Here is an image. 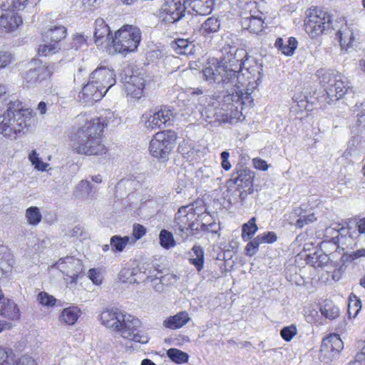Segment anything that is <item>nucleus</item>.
Wrapping results in <instances>:
<instances>
[{"label":"nucleus","mask_w":365,"mask_h":365,"mask_svg":"<svg viewBox=\"0 0 365 365\" xmlns=\"http://www.w3.org/2000/svg\"><path fill=\"white\" fill-rule=\"evenodd\" d=\"M237 191L238 192V196L240 201L242 205H244L247 202L248 195L253 193L254 188L250 190L249 187H237Z\"/></svg>","instance_id":"obj_55"},{"label":"nucleus","mask_w":365,"mask_h":365,"mask_svg":"<svg viewBox=\"0 0 365 365\" xmlns=\"http://www.w3.org/2000/svg\"><path fill=\"white\" fill-rule=\"evenodd\" d=\"M26 111L29 114L32 115V113L29 109H24L21 106V102H20L19 100H16L14 101H10L8 104V108L6 110L4 113H9V115H13L16 116V114H19V115L22 116V118H24V114Z\"/></svg>","instance_id":"obj_42"},{"label":"nucleus","mask_w":365,"mask_h":365,"mask_svg":"<svg viewBox=\"0 0 365 365\" xmlns=\"http://www.w3.org/2000/svg\"><path fill=\"white\" fill-rule=\"evenodd\" d=\"M225 50L224 56L220 61L223 66L226 67L227 75L231 77L237 78L240 77V88L245 84V77L241 74L242 66L244 65V58L247 56V53L244 49H237L235 48H230L228 51Z\"/></svg>","instance_id":"obj_10"},{"label":"nucleus","mask_w":365,"mask_h":365,"mask_svg":"<svg viewBox=\"0 0 365 365\" xmlns=\"http://www.w3.org/2000/svg\"><path fill=\"white\" fill-rule=\"evenodd\" d=\"M202 208L200 210L194 204L181 206L175 215L172 227L175 235L182 240H185L192 235L193 231L205 230V223L200 222V218L204 220L206 215L202 217Z\"/></svg>","instance_id":"obj_3"},{"label":"nucleus","mask_w":365,"mask_h":365,"mask_svg":"<svg viewBox=\"0 0 365 365\" xmlns=\"http://www.w3.org/2000/svg\"><path fill=\"white\" fill-rule=\"evenodd\" d=\"M0 365H36V361L27 355L22 356L16 361L11 349L0 346Z\"/></svg>","instance_id":"obj_17"},{"label":"nucleus","mask_w":365,"mask_h":365,"mask_svg":"<svg viewBox=\"0 0 365 365\" xmlns=\"http://www.w3.org/2000/svg\"><path fill=\"white\" fill-rule=\"evenodd\" d=\"M362 257H365V249L364 248L359 249L354 252H351L349 254V259L351 260H354Z\"/></svg>","instance_id":"obj_62"},{"label":"nucleus","mask_w":365,"mask_h":365,"mask_svg":"<svg viewBox=\"0 0 365 365\" xmlns=\"http://www.w3.org/2000/svg\"><path fill=\"white\" fill-rule=\"evenodd\" d=\"M347 365H365V340L360 352L355 356L354 360L350 361Z\"/></svg>","instance_id":"obj_52"},{"label":"nucleus","mask_w":365,"mask_h":365,"mask_svg":"<svg viewBox=\"0 0 365 365\" xmlns=\"http://www.w3.org/2000/svg\"><path fill=\"white\" fill-rule=\"evenodd\" d=\"M202 74L205 80L209 83L216 84L227 90L233 88V93L235 92L243 101L252 100L250 93H243L240 89V77L235 78L227 75L226 67L223 66L217 59L208 60L202 70Z\"/></svg>","instance_id":"obj_4"},{"label":"nucleus","mask_w":365,"mask_h":365,"mask_svg":"<svg viewBox=\"0 0 365 365\" xmlns=\"http://www.w3.org/2000/svg\"><path fill=\"white\" fill-rule=\"evenodd\" d=\"M29 159L31 164L34 165L35 168L38 170L45 171L48 164L43 162L38 157L36 150H32L29 154Z\"/></svg>","instance_id":"obj_47"},{"label":"nucleus","mask_w":365,"mask_h":365,"mask_svg":"<svg viewBox=\"0 0 365 365\" xmlns=\"http://www.w3.org/2000/svg\"><path fill=\"white\" fill-rule=\"evenodd\" d=\"M185 9L180 0L166 1L160 10V25L165 29L175 26L185 16Z\"/></svg>","instance_id":"obj_11"},{"label":"nucleus","mask_w":365,"mask_h":365,"mask_svg":"<svg viewBox=\"0 0 365 365\" xmlns=\"http://www.w3.org/2000/svg\"><path fill=\"white\" fill-rule=\"evenodd\" d=\"M88 277L96 285H99L102 283V276L100 272L96 269H91L88 272Z\"/></svg>","instance_id":"obj_56"},{"label":"nucleus","mask_w":365,"mask_h":365,"mask_svg":"<svg viewBox=\"0 0 365 365\" xmlns=\"http://www.w3.org/2000/svg\"><path fill=\"white\" fill-rule=\"evenodd\" d=\"M24 118L16 114L9 115V113H4L0 115V133L5 137L16 138L18 134L24 133L34 125L35 119L34 116L26 111Z\"/></svg>","instance_id":"obj_6"},{"label":"nucleus","mask_w":365,"mask_h":365,"mask_svg":"<svg viewBox=\"0 0 365 365\" xmlns=\"http://www.w3.org/2000/svg\"><path fill=\"white\" fill-rule=\"evenodd\" d=\"M92 189L91 183L88 180H81L76 186L73 195L77 197L89 195Z\"/></svg>","instance_id":"obj_46"},{"label":"nucleus","mask_w":365,"mask_h":365,"mask_svg":"<svg viewBox=\"0 0 365 365\" xmlns=\"http://www.w3.org/2000/svg\"><path fill=\"white\" fill-rule=\"evenodd\" d=\"M160 245L165 249H169L175 245L173 235L170 231L162 230L159 235Z\"/></svg>","instance_id":"obj_44"},{"label":"nucleus","mask_w":365,"mask_h":365,"mask_svg":"<svg viewBox=\"0 0 365 365\" xmlns=\"http://www.w3.org/2000/svg\"><path fill=\"white\" fill-rule=\"evenodd\" d=\"M253 166L259 170H267L269 168V165L267 162L261 158H256L252 160Z\"/></svg>","instance_id":"obj_59"},{"label":"nucleus","mask_w":365,"mask_h":365,"mask_svg":"<svg viewBox=\"0 0 365 365\" xmlns=\"http://www.w3.org/2000/svg\"><path fill=\"white\" fill-rule=\"evenodd\" d=\"M297 332L296 326L292 324L291 326L284 327L280 331V335L286 341H290L297 334Z\"/></svg>","instance_id":"obj_50"},{"label":"nucleus","mask_w":365,"mask_h":365,"mask_svg":"<svg viewBox=\"0 0 365 365\" xmlns=\"http://www.w3.org/2000/svg\"><path fill=\"white\" fill-rule=\"evenodd\" d=\"M168 356L175 363L180 364L188 361L189 355L175 348L169 349L167 351Z\"/></svg>","instance_id":"obj_40"},{"label":"nucleus","mask_w":365,"mask_h":365,"mask_svg":"<svg viewBox=\"0 0 365 365\" xmlns=\"http://www.w3.org/2000/svg\"><path fill=\"white\" fill-rule=\"evenodd\" d=\"M146 233V228L140 224H134L133 226V237L130 238V245L141 239Z\"/></svg>","instance_id":"obj_48"},{"label":"nucleus","mask_w":365,"mask_h":365,"mask_svg":"<svg viewBox=\"0 0 365 365\" xmlns=\"http://www.w3.org/2000/svg\"><path fill=\"white\" fill-rule=\"evenodd\" d=\"M176 138L175 132L170 130L157 133L150 142L149 150L151 155L162 162L167 161Z\"/></svg>","instance_id":"obj_8"},{"label":"nucleus","mask_w":365,"mask_h":365,"mask_svg":"<svg viewBox=\"0 0 365 365\" xmlns=\"http://www.w3.org/2000/svg\"><path fill=\"white\" fill-rule=\"evenodd\" d=\"M145 80L143 73L132 75L124 84L127 95L135 98H140L143 94Z\"/></svg>","instance_id":"obj_19"},{"label":"nucleus","mask_w":365,"mask_h":365,"mask_svg":"<svg viewBox=\"0 0 365 365\" xmlns=\"http://www.w3.org/2000/svg\"><path fill=\"white\" fill-rule=\"evenodd\" d=\"M344 347V343L339 336L336 334H330L322 340L321 354L327 359L336 358Z\"/></svg>","instance_id":"obj_16"},{"label":"nucleus","mask_w":365,"mask_h":365,"mask_svg":"<svg viewBox=\"0 0 365 365\" xmlns=\"http://www.w3.org/2000/svg\"><path fill=\"white\" fill-rule=\"evenodd\" d=\"M298 42L294 37H289L285 43L282 38H277L274 46L275 47L282 52V53L286 56L293 55L295 49L297 47Z\"/></svg>","instance_id":"obj_31"},{"label":"nucleus","mask_w":365,"mask_h":365,"mask_svg":"<svg viewBox=\"0 0 365 365\" xmlns=\"http://www.w3.org/2000/svg\"><path fill=\"white\" fill-rule=\"evenodd\" d=\"M255 175L249 169H242L237 172V176L234 178L235 184L237 187H249L250 190L253 187V179Z\"/></svg>","instance_id":"obj_28"},{"label":"nucleus","mask_w":365,"mask_h":365,"mask_svg":"<svg viewBox=\"0 0 365 365\" xmlns=\"http://www.w3.org/2000/svg\"><path fill=\"white\" fill-rule=\"evenodd\" d=\"M214 0H197L191 6L193 11L200 15L209 14L213 8Z\"/></svg>","instance_id":"obj_36"},{"label":"nucleus","mask_w":365,"mask_h":365,"mask_svg":"<svg viewBox=\"0 0 365 365\" xmlns=\"http://www.w3.org/2000/svg\"><path fill=\"white\" fill-rule=\"evenodd\" d=\"M263 23L264 22L261 18L254 16L245 17L242 20L243 28L253 34H258L262 31Z\"/></svg>","instance_id":"obj_32"},{"label":"nucleus","mask_w":365,"mask_h":365,"mask_svg":"<svg viewBox=\"0 0 365 365\" xmlns=\"http://www.w3.org/2000/svg\"><path fill=\"white\" fill-rule=\"evenodd\" d=\"M189 261L191 264L195 267L197 272H200L203 269L205 261L204 250L200 245L193 246Z\"/></svg>","instance_id":"obj_34"},{"label":"nucleus","mask_w":365,"mask_h":365,"mask_svg":"<svg viewBox=\"0 0 365 365\" xmlns=\"http://www.w3.org/2000/svg\"><path fill=\"white\" fill-rule=\"evenodd\" d=\"M145 278L146 279H150L151 281L159 279L160 282L163 284H168V283H170L172 280L175 281L176 279V276L172 274H168L159 278L156 274H146Z\"/></svg>","instance_id":"obj_53"},{"label":"nucleus","mask_w":365,"mask_h":365,"mask_svg":"<svg viewBox=\"0 0 365 365\" xmlns=\"http://www.w3.org/2000/svg\"><path fill=\"white\" fill-rule=\"evenodd\" d=\"M81 309L76 306H71L62 310L59 319L62 324L73 325L81 316Z\"/></svg>","instance_id":"obj_27"},{"label":"nucleus","mask_w":365,"mask_h":365,"mask_svg":"<svg viewBox=\"0 0 365 365\" xmlns=\"http://www.w3.org/2000/svg\"><path fill=\"white\" fill-rule=\"evenodd\" d=\"M86 38L85 37L79 34H76L73 37V47L75 48L76 50H77L78 48H80L83 44L86 43Z\"/></svg>","instance_id":"obj_60"},{"label":"nucleus","mask_w":365,"mask_h":365,"mask_svg":"<svg viewBox=\"0 0 365 365\" xmlns=\"http://www.w3.org/2000/svg\"><path fill=\"white\" fill-rule=\"evenodd\" d=\"M221 21L217 17L211 16L207 18L200 26L199 32L202 36H207L217 33L220 28Z\"/></svg>","instance_id":"obj_30"},{"label":"nucleus","mask_w":365,"mask_h":365,"mask_svg":"<svg viewBox=\"0 0 365 365\" xmlns=\"http://www.w3.org/2000/svg\"><path fill=\"white\" fill-rule=\"evenodd\" d=\"M356 28L353 24H345L342 25L336 33V38L339 40L342 50L348 51L351 48L355 41Z\"/></svg>","instance_id":"obj_21"},{"label":"nucleus","mask_w":365,"mask_h":365,"mask_svg":"<svg viewBox=\"0 0 365 365\" xmlns=\"http://www.w3.org/2000/svg\"><path fill=\"white\" fill-rule=\"evenodd\" d=\"M105 118H93L85 123L71 136V146L80 155H98L106 153V148L102 143L103 130L107 126Z\"/></svg>","instance_id":"obj_1"},{"label":"nucleus","mask_w":365,"mask_h":365,"mask_svg":"<svg viewBox=\"0 0 365 365\" xmlns=\"http://www.w3.org/2000/svg\"><path fill=\"white\" fill-rule=\"evenodd\" d=\"M329 258L327 255L320 252H316L309 258V263L314 267H323L329 262Z\"/></svg>","instance_id":"obj_41"},{"label":"nucleus","mask_w":365,"mask_h":365,"mask_svg":"<svg viewBox=\"0 0 365 365\" xmlns=\"http://www.w3.org/2000/svg\"><path fill=\"white\" fill-rule=\"evenodd\" d=\"M11 324L5 320H0V333L6 329H10Z\"/></svg>","instance_id":"obj_63"},{"label":"nucleus","mask_w":365,"mask_h":365,"mask_svg":"<svg viewBox=\"0 0 365 365\" xmlns=\"http://www.w3.org/2000/svg\"><path fill=\"white\" fill-rule=\"evenodd\" d=\"M358 230L361 233H365V217L358 222Z\"/></svg>","instance_id":"obj_64"},{"label":"nucleus","mask_w":365,"mask_h":365,"mask_svg":"<svg viewBox=\"0 0 365 365\" xmlns=\"http://www.w3.org/2000/svg\"><path fill=\"white\" fill-rule=\"evenodd\" d=\"M263 243H273L277 241V236L274 232H267L259 235Z\"/></svg>","instance_id":"obj_57"},{"label":"nucleus","mask_w":365,"mask_h":365,"mask_svg":"<svg viewBox=\"0 0 365 365\" xmlns=\"http://www.w3.org/2000/svg\"><path fill=\"white\" fill-rule=\"evenodd\" d=\"M40 0H0V8L4 10L10 9L23 10L27 6L36 5Z\"/></svg>","instance_id":"obj_29"},{"label":"nucleus","mask_w":365,"mask_h":365,"mask_svg":"<svg viewBox=\"0 0 365 365\" xmlns=\"http://www.w3.org/2000/svg\"><path fill=\"white\" fill-rule=\"evenodd\" d=\"M190 319L188 313L182 311L164 320L163 326L170 329H177L185 325Z\"/></svg>","instance_id":"obj_26"},{"label":"nucleus","mask_w":365,"mask_h":365,"mask_svg":"<svg viewBox=\"0 0 365 365\" xmlns=\"http://www.w3.org/2000/svg\"><path fill=\"white\" fill-rule=\"evenodd\" d=\"M25 217L27 222L33 226L38 225L42 220V215L38 207L32 206L26 210Z\"/></svg>","instance_id":"obj_38"},{"label":"nucleus","mask_w":365,"mask_h":365,"mask_svg":"<svg viewBox=\"0 0 365 365\" xmlns=\"http://www.w3.org/2000/svg\"><path fill=\"white\" fill-rule=\"evenodd\" d=\"M22 24V19L16 13L9 11L0 16V34H5L16 31Z\"/></svg>","instance_id":"obj_20"},{"label":"nucleus","mask_w":365,"mask_h":365,"mask_svg":"<svg viewBox=\"0 0 365 365\" xmlns=\"http://www.w3.org/2000/svg\"><path fill=\"white\" fill-rule=\"evenodd\" d=\"M0 316L9 320L17 321L21 317V312L18 305L11 299H6L0 302Z\"/></svg>","instance_id":"obj_24"},{"label":"nucleus","mask_w":365,"mask_h":365,"mask_svg":"<svg viewBox=\"0 0 365 365\" xmlns=\"http://www.w3.org/2000/svg\"><path fill=\"white\" fill-rule=\"evenodd\" d=\"M145 273L140 272L138 268H123L119 273V279L124 283L134 284L145 281Z\"/></svg>","instance_id":"obj_25"},{"label":"nucleus","mask_w":365,"mask_h":365,"mask_svg":"<svg viewBox=\"0 0 365 365\" xmlns=\"http://www.w3.org/2000/svg\"><path fill=\"white\" fill-rule=\"evenodd\" d=\"M26 111L29 114L32 115V113L29 109H24L21 106V102H20L19 100H16L14 101H10L8 104V108L6 110L4 113H9V115H13L16 116V114H19V115L22 116V118H24V114Z\"/></svg>","instance_id":"obj_43"},{"label":"nucleus","mask_w":365,"mask_h":365,"mask_svg":"<svg viewBox=\"0 0 365 365\" xmlns=\"http://www.w3.org/2000/svg\"><path fill=\"white\" fill-rule=\"evenodd\" d=\"M317 218L314 213H310L307 215H301L296 222V227L302 228L304 225L314 222Z\"/></svg>","instance_id":"obj_51"},{"label":"nucleus","mask_w":365,"mask_h":365,"mask_svg":"<svg viewBox=\"0 0 365 365\" xmlns=\"http://www.w3.org/2000/svg\"><path fill=\"white\" fill-rule=\"evenodd\" d=\"M172 48L180 55H189L193 53L195 46L187 39L179 38L172 42Z\"/></svg>","instance_id":"obj_33"},{"label":"nucleus","mask_w":365,"mask_h":365,"mask_svg":"<svg viewBox=\"0 0 365 365\" xmlns=\"http://www.w3.org/2000/svg\"><path fill=\"white\" fill-rule=\"evenodd\" d=\"M331 16L326 12L316 8L306 11L304 26L307 34L312 38H316L329 29Z\"/></svg>","instance_id":"obj_9"},{"label":"nucleus","mask_w":365,"mask_h":365,"mask_svg":"<svg viewBox=\"0 0 365 365\" xmlns=\"http://www.w3.org/2000/svg\"><path fill=\"white\" fill-rule=\"evenodd\" d=\"M37 300L41 304L47 307H53L56 302V299L46 292H40L38 294Z\"/></svg>","instance_id":"obj_49"},{"label":"nucleus","mask_w":365,"mask_h":365,"mask_svg":"<svg viewBox=\"0 0 365 365\" xmlns=\"http://www.w3.org/2000/svg\"><path fill=\"white\" fill-rule=\"evenodd\" d=\"M173 111L167 108H163L155 112H146L140 118V123L148 130L160 128L173 117Z\"/></svg>","instance_id":"obj_14"},{"label":"nucleus","mask_w":365,"mask_h":365,"mask_svg":"<svg viewBox=\"0 0 365 365\" xmlns=\"http://www.w3.org/2000/svg\"><path fill=\"white\" fill-rule=\"evenodd\" d=\"M257 229L256 217H253L247 223H245L242 225V236L243 240L247 241L252 239L254 235L257 232Z\"/></svg>","instance_id":"obj_39"},{"label":"nucleus","mask_w":365,"mask_h":365,"mask_svg":"<svg viewBox=\"0 0 365 365\" xmlns=\"http://www.w3.org/2000/svg\"><path fill=\"white\" fill-rule=\"evenodd\" d=\"M316 75L330 101L340 99L351 88L347 78L338 71L321 68Z\"/></svg>","instance_id":"obj_5"},{"label":"nucleus","mask_w":365,"mask_h":365,"mask_svg":"<svg viewBox=\"0 0 365 365\" xmlns=\"http://www.w3.org/2000/svg\"><path fill=\"white\" fill-rule=\"evenodd\" d=\"M322 315L329 319H334L339 316V309L331 302H326L320 309Z\"/></svg>","instance_id":"obj_45"},{"label":"nucleus","mask_w":365,"mask_h":365,"mask_svg":"<svg viewBox=\"0 0 365 365\" xmlns=\"http://www.w3.org/2000/svg\"><path fill=\"white\" fill-rule=\"evenodd\" d=\"M53 267L68 277L70 283H76L83 269L81 260L73 256L60 258Z\"/></svg>","instance_id":"obj_13"},{"label":"nucleus","mask_w":365,"mask_h":365,"mask_svg":"<svg viewBox=\"0 0 365 365\" xmlns=\"http://www.w3.org/2000/svg\"><path fill=\"white\" fill-rule=\"evenodd\" d=\"M128 244H130V238L129 236L121 237L119 235H114L110 240L111 250L114 252H123Z\"/></svg>","instance_id":"obj_37"},{"label":"nucleus","mask_w":365,"mask_h":365,"mask_svg":"<svg viewBox=\"0 0 365 365\" xmlns=\"http://www.w3.org/2000/svg\"><path fill=\"white\" fill-rule=\"evenodd\" d=\"M43 43L40 44L38 48V53L40 56H47L56 53L61 48L59 43L52 42L43 37Z\"/></svg>","instance_id":"obj_35"},{"label":"nucleus","mask_w":365,"mask_h":365,"mask_svg":"<svg viewBox=\"0 0 365 365\" xmlns=\"http://www.w3.org/2000/svg\"><path fill=\"white\" fill-rule=\"evenodd\" d=\"M89 81L106 92L115 84L114 71L106 66L98 67L90 75Z\"/></svg>","instance_id":"obj_15"},{"label":"nucleus","mask_w":365,"mask_h":365,"mask_svg":"<svg viewBox=\"0 0 365 365\" xmlns=\"http://www.w3.org/2000/svg\"><path fill=\"white\" fill-rule=\"evenodd\" d=\"M14 59L13 55L7 51H0V68H4L9 65Z\"/></svg>","instance_id":"obj_54"},{"label":"nucleus","mask_w":365,"mask_h":365,"mask_svg":"<svg viewBox=\"0 0 365 365\" xmlns=\"http://www.w3.org/2000/svg\"><path fill=\"white\" fill-rule=\"evenodd\" d=\"M261 244H263L262 242V237H260V235H257L256 237L253 238L250 242V246H252V253H250V256L255 255L257 253V250H258V247L261 245Z\"/></svg>","instance_id":"obj_61"},{"label":"nucleus","mask_w":365,"mask_h":365,"mask_svg":"<svg viewBox=\"0 0 365 365\" xmlns=\"http://www.w3.org/2000/svg\"><path fill=\"white\" fill-rule=\"evenodd\" d=\"M106 93V90H101L98 86L88 81L80 92L78 97L86 103H93L100 101Z\"/></svg>","instance_id":"obj_22"},{"label":"nucleus","mask_w":365,"mask_h":365,"mask_svg":"<svg viewBox=\"0 0 365 365\" xmlns=\"http://www.w3.org/2000/svg\"><path fill=\"white\" fill-rule=\"evenodd\" d=\"M141 40L140 29L132 25H125L115 33L112 39L115 53H125L134 51Z\"/></svg>","instance_id":"obj_7"},{"label":"nucleus","mask_w":365,"mask_h":365,"mask_svg":"<svg viewBox=\"0 0 365 365\" xmlns=\"http://www.w3.org/2000/svg\"><path fill=\"white\" fill-rule=\"evenodd\" d=\"M49 19V16H46L44 19L45 31L42 33L43 37L51 40L52 42L59 43L66 37L67 30L65 26L56 22L51 23V25H47Z\"/></svg>","instance_id":"obj_18"},{"label":"nucleus","mask_w":365,"mask_h":365,"mask_svg":"<svg viewBox=\"0 0 365 365\" xmlns=\"http://www.w3.org/2000/svg\"><path fill=\"white\" fill-rule=\"evenodd\" d=\"M95 43L97 45H101L104 41L108 43L113 38L110 36V30L108 24L102 18H98L95 21L94 31Z\"/></svg>","instance_id":"obj_23"},{"label":"nucleus","mask_w":365,"mask_h":365,"mask_svg":"<svg viewBox=\"0 0 365 365\" xmlns=\"http://www.w3.org/2000/svg\"><path fill=\"white\" fill-rule=\"evenodd\" d=\"M55 70L54 64L43 63L40 60L34 59L30 63L29 71L25 73L24 78L28 86H34L52 75Z\"/></svg>","instance_id":"obj_12"},{"label":"nucleus","mask_w":365,"mask_h":365,"mask_svg":"<svg viewBox=\"0 0 365 365\" xmlns=\"http://www.w3.org/2000/svg\"><path fill=\"white\" fill-rule=\"evenodd\" d=\"M101 320L104 326L119 332L125 339L140 344H146L149 341L147 334L138 331L140 325V320L130 314H125L118 309H108L103 311Z\"/></svg>","instance_id":"obj_2"},{"label":"nucleus","mask_w":365,"mask_h":365,"mask_svg":"<svg viewBox=\"0 0 365 365\" xmlns=\"http://www.w3.org/2000/svg\"><path fill=\"white\" fill-rule=\"evenodd\" d=\"M230 153L228 151H223L220 154V158L222 159L221 166L226 171L230 170L231 169V164L229 161Z\"/></svg>","instance_id":"obj_58"}]
</instances>
